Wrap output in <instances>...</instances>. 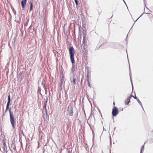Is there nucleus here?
I'll return each instance as SVG.
<instances>
[{
    "label": "nucleus",
    "instance_id": "nucleus-25",
    "mask_svg": "<svg viewBox=\"0 0 153 153\" xmlns=\"http://www.w3.org/2000/svg\"><path fill=\"white\" fill-rule=\"evenodd\" d=\"M133 97H134V98L135 99H137V97H136V96H135H135L134 97L133 96Z\"/></svg>",
    "mask_w": 153,
    "mask_h": 153
},
{
    "label": "nucleus",
    "instance_id": "nucleus-26",
    "mask_svg": "<svg viewBox=\"0 0 153 153\" xmlns=\"http://www.w3.org/2000/svg\"><path fill=\"white\" fill-rule=\"evenodd\" d=\"M143 14H142V15H141V16H140V17H139L138 18H137V19H136V20L135 21H134V22H136V21L138 20V19H139L140 17H141V16L142 15H143Z\"/></svg>",
    "mask_w": 153,
    "mask_h": 153
},
{
    "label": "nucleus",
    "instance_id": "nucleus-34",
    "mask_svg": "<svg viewBox=\"0 0 153 153\" xmlns=\"http://www.w3.org/2000/svg\"><path fill=\"white\" fill-rule=\"evenodd\" d=\"M141 106L142 108H143V107H142V106Z\"/></svg>",
    "mask_w": 153,
    "mask_h": 153
},
{
    "label": "nucleus",
    "instance_id": "nucleus-32",
    "mask_svg": "<svg viewBox=\"0 0 153 153\" xmlns=\"http://www.w3.org/2000/svg\"><path fill=\"white\" fill-rule=\"evenodd\" d=\"M68 153H71V152H70L69 151H68Z\"/></svg>",
    "mask_w": 153,
    "mask_h": 153
},
{
    "label": "nucleus",
    "instance_id": "nucleus-24",
    "mask_svg": "<svg viewBox=\"0 0 153 153\" xmlns=\"http://www.w3.org/2000/svg\"><path fill=\"white\" fill-rule=\"evenodd\" d=\"M88 86H89L90 87V84L88 80Z\"/></svg>",
    "mask_w": 153,
    "mask_h": 153
},
{
    "label": "nucleus",
    "instance_id": "nucleus-3",
    "mask_svg": "<svg viewBox=\"0 0 153 153\" xmlns=\"http://www.w3.org/2000/svg\"><path fill=\"white\" fill-rule=\"evenodd\" d=\"M73 109L72 106H68L67 108L68 114L70 116H72L73 115Z\"/></svg>",
    "mask_w": 153,
    "mask_h": 153
},
{
    "label": "nucleus",
    "instance_id": "nucleus-2",
    "mask_svg": "<svg viewBox=\"0 0 153 153\" xmlns=\"http://www.w3.org/2000/svg\"><path fill=\"white\" fill-rule=\"evenodd\" d=\"M10 121L11 124H12V127L13 128H15V121L14 120V117L13 116V115L11 114V112L10 111Z\"/></svg>",
    "mask_w": 153,
    "mask_h": 153
},
{
    "label": "nucleus",
    "instance_id": "nucleus-22",
    "mask_svg": "<svg viewBox=\"0 0 153 153\" xmlns=\"http://www.w3.org/2000/svg\"><path fill=\"white\" fill-rule=\"evenodd\" d=\"M3 149H4V152L6 151V146H3Z\"/></svg>",
    "mask_w": 153,
    "mask_h": 153
},
{
    "label": "nucleus",
    "instance_id": "nucleus-33",
    "mask_svg": "<svg viewBox=\"0 0 153 153\" xmlns=\"http://www.w3.org/2000/svg\"><path fill=\"white\" fill-rule=\"evenodd\" d=\"M113 105H115V103H114V102H113Z\"/></svg>",
    "mask_w": 153,
    "mask_h": 153
},
{
    "label": "nucleus",
    "instance_id": "nucleus-35",
    "mask_svg": "<svg viewBox=\"0 0 153 153\" xmlns=\"http://www.w3.org/2000/svg\"><path fill=\"white\" fill-rule=\"evenodd\" d=\"M63 73V72H62V74Z\"/></svg>",
    "mask_w": 153,
    "mask_h": 153
},
{
    "label": "nucleus",
    "instance_id": "nucleus-6",
    "mask_svg": "<svg viewBox=\"0 0 153 153\" xmlns=\"http://www.w3.org/2000/svg\"><path fill=\"white\" fill-rule=\"evenodd\" d=\"M132 97H133V95L131 94L126 100L125 101V104H126L128 105L129 104L130 102V99Z\"/></svg>",
    "mask_w": 153,
    "mask_h": 153
},
{
    "label": "nucleus",
    "instance_id": "nucleus-23",
    "mask_svg": "<svg viewBox=\"0 0 153 153\" xmlns=\"http://www.w3.org/2000/svg\"><path fill=\"white\" fill-rule=\"evenodd\" d=\"M3 146H6L5 142L3 143Z\"/></svg>",
    "mask_w": 153,
    "mask_h": 153
},
{
    "label": "nucleus",
    "instance_id": "nucleus-17",
    "mask_svg": "<svg viewBox=\"0 0 153 153\" xmlns=\"http://www.w3.org/2000/svg\"><path fill=\"white\" fill-rule=\"evenodd\" d=\"M74 64H73V65H72V67L71 68V70L72 71H74V68H75V66Z\"/></svg>",
    "mask_w": 153,
    "mask_h": 153
},
{
    "label": "nucleus",
    "instance_id": "nucleus-7",
    "mask_svg": "<svg viewBox=\"0 0 153 153\" xmlns=\"http://www.w3.org/2000/svg\"><path fill=\"white\" fill-rule=\"evenodd\" d=\"M70 57L72 65L75 64V60L74 58V55H70Z\"/></svg>",
    "mask_w": 153,
    "mask_h": 153
},
{
    "label": "nucleus",
    "instance_id": "nucleus-21",
    "mask_svg": "<svg viewBox=\"0 0 153 153\" xmlns=\"http://www.w3.org/2000/svg\"><path fill=\"white\" fill-rule=\"evenodd\" d=\"M75 3L76 5H78V2L77 0H74Z\"/></svg>",
    "mask_w": 153,
    "mask_h": 153
},
{
    "label": "nucleus",
    "instance_id": "nucleus-30",
    "mask_svg": "<svg viewBox=\"0 0 153 153\" xmlns=\"http://www.w3.org/2000/svg\"><path fill=\"white\" fill-rule=\"evenodd\" d=\"M143 1H144V4H145V7L146 4H145V0H143Z\"/></svg>",
    "mask_w": 153,
    "mask_h": 153
},
{
    "label": "nucleus",
    "instance_id": "nucleus-5",
    "mask_svg": "<svg viewBox=\"0 0 153 153\" xmlns=\"http://www.w3.org/2000/svg\"><path fill=\"white\" fill-rule=\"evenodd\" d=\"M27 0H22L21 1V5L23 10L25 8V6L26 4Z\"/></svg>",
    "mask_w": 153,
    "mask_h": 153
},
{
    "label": "nucleus",
    "instance_id": "nucleus-18",
    "mask_svg": "<svg viewBox=\"0 0 153 153\" xmlns=\"http://www.w3.org/2000/svg\"><path fill=\"white\" fill-rule=\"evenodd\" d=\"M137 101L139 103V104L140 105H142V103H141V102H140V101L138 99H137Z\"/></svg>",
    "mask_w": 153,
    "mask_h": 153
},
{
    "label": "nucleus",
    "instance_id": "nucleus-8",
    "mask_svg": "<svg viewBox=\"0 0 153 153\" xmlns=\"http://www.w3.org/2000/svg\"><path fill=\"white\" fill-rule=\"evenodd\" d=\"M129 68H130V66H129ZM129 75H130V79H131V85H132V90H133V85L132 82V80H131V71L130 69Z\"/></svg>",
    "mask_w": 153,
    "mask_h": 153
},
{
    "label": "nucleus",
    "instance_id": "nucleus-16",
    "mask_svg": "<svg viewBox=\"0 0 153 153\" xmlns=\"http://www.w3.org/2000/svg\"><path fill=\"white\" fill-rule=\"evenodd\" d=\"M10 102V95H9L8 96V102Z\"/></svg>",
    "mask_w": 153,
    "mask_h": 153
},
{
    "label": "nucleus",
    "instance_id": "nucleus-19",
    "mask_svg": "<svg viewBox=\"0 0 153 153\" xmlns=\"http://www.w3.org/2000/svg\"><path fill=\"white\" fill-rule=\"evenodd\" d=\"M46 106H43V109H45V113H47V110H46Z\"/></svg>",
    "mask_w": 153,
    "mask_h": 153
},
{
    "label": "nucleus",
    "instance_id": "nucleus-37",
    "mask_svg": "<svg viewBox=\"0 0 153 153\" xmlns=\"http://www.w3.org/2000/svg\"><path fill=\"white\" fill-rule=\"evenodd\" d=\"M87 76H88V74H87Z\"/></svg>",
    "mask_w": 153,
    "mask_h": 153
},
{
    "label": "nucleus",
    "instance_id": "nucleus-10",
    "mask_svg": "<svg viewBox=\"0 0 153 153\" xmlns=\"http://www.w3.org/2000/svg\"><path fill=\"white\" fill-rule=\"evenodd\" d=\"M23 71H21L19 73V74H18V75H17V77L18 78H19L21 76V75H22V74H23Z\"/></svg>",
    "mask_w": 153,
    "mask_h": 153
},
{
    "label": "nucleus",
    "instance_id": "nucleus-20",
    "mask_svg": "<svg viewBox=\"0 0 153 153\" xmlns=\"http://www.w3.org/2000/svg\"><path fill=\"white\" fill-rule=\"evenodd\" d=\"M76 80V78H73V83L74 84H76V82H75Z\"/></svg>",
    "mask_w": 153,
    "mask_h": 153
},
{
    "label": "nucleus",
    "instance_id": "nucleus-11",
    "mask_svg": "<svg viewBox=\"0 0 153 153\" xmlns=\"http://www.w3.org/2000/svg\"><path fill=\"white\" fill-rule=\"evenodd\" d=\"M61 82H60V85H61L62 86L63 84V82L64 81V78L63 76H62V77L61 79Z\"/></svg>",
    "mask_w": 153,
    "mask_h": 153
},
{
    "label": "nucleus",
    "instance_id": "nucleus-1",
    "mask_svg": "<svg viewBox=\"0 0 153 153\" xmlns=\"http://www.w3.org/2000/svg\"><path fill=\"white\" fill-rule=\"evenodd\" d=\"M118 114V109L116 107H114L112 110V114L113 116H116Z\"/></svg>",
    "mask_w": 153,
    "mask_h": 153
},
{
    "label": "nucleus",
    "instance_id": "nucleus-39",
    "mask_svg": "<svg viewBox=\"0 0 153 153\" xmlns=\"http://www.w3.org/2000/svg\"><path fill=\"white\" fill-rule=\"evenodd\" d=\"M92 106L91 105V107L92 108Z\"/></svg>",
    "mask_w": 153,
    "mask_h": 153
},
{
    "label": "nucleus",
    "instance_id": "nucleus-38",
    "mask_svg": "<svg viewBox=\"0 0 153 153\" xmlns=\"http://www.w3.org/2000/svg\"><path fill=\"white\" fill-rule=\"evenodd\" d=\"M146 8L147 9H148V8H147V7H146Z\"/></svg>",
    "mask_w": 153,
    "mask_h": 153
},
{
    "label": "nucleus",
    "instance_id": "nucleus-4",
    "mask_svg": "<svg viewBox=\"0 0 153 153\" xmlns=\"http://www.w3.org/2000/svg\"><path fill=\"white\" fill-rule=\"evenodd\" d=\"M69 53L70 55H74L75 51L74 48L72 47H71L69 50Z\"/></svg>",
    "mask_w": 153,
    "mask_h": 153
},
{
    "label": "nucleus",
    "instance_id": "nucleus-36",
    "mask_svg": "<svg viewBox=\"0 0 153 153\" xmlns=\"http://www.w3.org/2000/svg\"><path fill=\"white\" fill-rule=\"evenodd\" d=\"M123 0V2H124V1H124V0Z\"/></svg>",
    "mask_w": 153,
    "mask_h": 153
},
{
    "label": "nucleus",
    "instance_id": "nucleus-31",
    "mask_svg": "<svg viewBox=\"0 0 153 153\" xmlns=\"http://www.w3.org/2000/svg\"><path fill=\"white\" fill-rule=\"evenodd\" d=\"M124 3L126 5V6H127V7L128 8V7H127V5H126V3L125 1H124Z\"/></svg>",
    "mask_w": 153,
    "mask_h": 153
},
{
    "label": "nucleus",
    "instance_id": "nucleus-13",
    "mask_svg": "<svg viewBox=\"0 0 153 153\" xmlns=\"http://www.w3.org/2000/svg\"><path fill=\"white\" fill-rule=\"evenodd\" d=\"M145 144V143H144V144L143 145L142 147H141V149H140V153H142V150L143 151V149H144V144Z\"/></svg>",
    "mask_w": 153,
    "mask_h": 153
},
{
    "label": "nucleus",
    "instance_id": "nucleus-29",
    "mask_svg": "<svg viewBox=\"0 0 153 153\" xmlns=\"http://www.w3.org/2000/svg\"><path fill=\"white\" fill-rule=\"evenodd\" d=\"M123 108H120V110H121L122 111H123Z\"/></svg>",
    "mask_w": 153,
    "mask_h": 153
},
{
    "label": "nucleus",
    "instance_id": "nucleus-12",
    "mask_svg": "<svg viewBox=\"0 0 153 153\" xmlns=\"http://www.w3.org/2000/svg\"><path fill=\"white\" fill-rule=\"evenodd\" d=\"M46 99H45V101L44 103V105H46L47 103L48 102V98L47 97H46Z\"/></svg>",
    "mask_w": 153,
    "mask_h": 153
},
{
    "label": "nucleus",
    "instance_id": "nucleus-27",
    "mask_svg": "<svg viewBox=\"0 0 153 153\" xmlns=\"http://www.w3.org/2000/svg\"><path fill=\"white\" fill-rule=\"evenodd\" d=\"M10 103V102H7L6 105H9Z\"/></svg>",
    "mask_w": 153,
    "mask_h": 153
},
{
    "label": "nucleus",
    "instance_id": "nucleus-9",
    "mask_svg": "<svg viewBox=\"0 0 153 153\" xmlns=\"http://www.w3.org/2000/svg\"><path fill=\"white\" fill-rule=\"evenodd\" d=\"M30 11H31L33 9V7L32 1H30Z\"/></svg>",
    "mask_w": 153,
    "mask_h": 153
},
{
    "label": "nucleus",
    "instance_id": "nucleus-28",
    "mask_svg": "<svg viewBox=\"0 0 153 153\" xmlns=\"http://www.w3.org/2000/svg\"><path fill=\"white\" fill-rule=\"evenodd\" d=\"M9 106H6V109H7L8 108Z\"/></svg>",
    "mask_w": 153,
    "mask_h": 153
},
{
    "label": "nucleus",
    "instance_id": "nucleus-14",
    "mask_svg": "<svg viewBox=\"0 0 153 153\" xmlns=\"http://www.w3.org/2000/svg\"><path fill=\"white\" fill-rule=\"evenodd\" d=\"M85 38L83 37V41H82V45L83 46H85Z\"/></svg>",
    "mask_w": 153,
    "mask_h": 153
},
{
    "label": "nucleus",
    "instance_id": "nucleus-15",
    "mask_svg": "<svg viewBox=\"0 0 153 153\" xmlns=\"http://www.w3.org/2000/svg\"><path fill=\"white\" fill-rule=\"evenodd\" d=\"M83 37L86 38V31L85 30L83 32Z\"/></svg>",
    "mask_w": 153,
    "mask_h": 153
}]
</instances>
